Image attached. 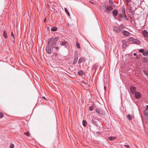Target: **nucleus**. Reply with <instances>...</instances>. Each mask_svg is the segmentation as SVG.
<instances>
[{
	"label": "nucleus",
	"mask_w": 148,
	"mask_h": 148,
	"mask_svg": "<svg viewBox=\"0 0 148 148\" xmlns=\"http://www.w3.org/2000/svg\"><path fill=\"white\" fill-rule=\"evenodd\" d=\"M58 37L55 38L53 40L52 38H48L47 40L48 46L46 49V51L47 53L50 54L51 52V51H55L53 50V47L55 45L57 41L58 40Z\"/></svg>",
	"instance_id": "1"
},
{
	"label": "nucleus",
	"mask_w": 148,
	"mask_h": 148,
	"mask_svg": "<svg viewBox=\"0 0 148 148\" xmlns=\"http://www.w3.org/2000/svg\"><path fill=\"white\" fill-rule=\"evenodd\" d=\"M139 52L142 53L143 55L145 56H147L148 55V51L147 50L143 49H140L139 50Z\"/></svg>",
	"instance_id": "2"
},
{
	"label": "nucleus",
	"mask_w": 148,
	"mask_h": 148,
	"mask_svg": "<svg viewBox=\"0 0 148 148\" xmlns=\"http://www.w3.org/2000/svg\"><path fill=\"white\" fill-rule=\"evenodd\" d=\"M96 111L97 113L99 114L104 115L105 114V112L104 111L100 108H97L96 110Z\"/></svg>",
	"instance_id": "3"
},
{
	"label": "nucleus",
	"mask_w": 148,
	"mask_h": 148,
	"mask_svg": "<svg viewBox=\"0 0 148 148\" xmlns=\"http://www.w3.org/2000/svg\"><path fill=\"white\" fill-rule=\"evenodd\" d=\"M113 29L114 31L117 33H119L121 31L120 28L116 26H114Z\"/></svg>",
	"instance_id": "4"
},
{
	"label": "nucleus",
	"mask_w": 148,
	"mask_h": 148,
	"mask_svg": "<svg viewBox=\"0 0 148 148\" xmlns=\"http://www.w3.org/2000/svg\"><path fill=\"white\" fill-rule=\"evenodd\" d=\"M135 95L136 98L137 99H139L141 97V94L140 93L138 92H137L135 93Z\"/></svg>",
	"instance_id": "5"
},
{
	"label": "nucleus",
	"mask_w": 148,
	"mask_h": 148,
	"mask_svg": "<svg viewBox=\"0 0 148 148\" xmlns=\"http://www.w3.org/2000/svg\"><path fill=\"white\" fill-rule=\"evenodd\" d=\"M130 90L131 92L132 93H134L136 91V88L133 86L131 87Z\"/></svg>",
	"instance_id": "6"
},
{
	"label": "nucleus",
	"mask_w": 148,
	"mask_h": 148,
	"mask_svg": "<svg viewBox=\"0 0 148 148\" xmlns=\"http://www.w3.org/2000/svg\"><path fill=\"white\" fill-rule=\"evenodd\" d=\"M143 36L146 38H148V32L145 30H144L143 31Z\"/></svg>",
	"instance_id": "7"
},
{
	"label": "nucleus",
	"mask_w": 148,
	"mask_h": 148,
	"mask_svg": "<svg viewBox=\"0 0 148 148\" xmlns=\"http://www.w3.org/2000/svg\"><path fill=\"white\" fill-rule=\"evenodd\" d=\"M103 10L104 11V12H106V13L109 14L110 13H111V12L110 10L106 9V7L105 6L103 8Z\"/></svg>",
	"instance_id": "8"
},
{
	"label": "nucleus",
	"mask_w": 148,
	"mask_h": 148,
	"mask_svg": "<svg viewBox=\"0 0 148 148\" xmlns=\"http://www.w3.org/2000/svg\"><path fill=\"white\" fill-rule=\"evenodd\" d=\"M123 34L126 36H128L130 35V33L126 31H124L123 32Z\"/></svg>",
	"instance_id": "9"
},
{
	"label": "nucleus",
	"mask_w": 148,
	"mask_h": 148,
	"mask_svg": "<svg viewBox=\"0 0 148 148\" xmlns=\"http://www.w3.org/2000/svg\"><path fill=\"white\" fill-rule=\"evenodd\" d=\"M116 139V137L114 136H110L108 138V139L110 140H114Z\"/></svg>",
	"instance_id": "10"
},
{
	"label": "nucleus",
	"mask_w": 148,
	"mask_h": 148,
	"mask_svg": "<svg viewBox=\"0 0 148 148\" xmlns=\"http://www.w3.org/2000/svg\"><path fill=\"white\" fill-rule=\"evenodd\" d=\"M118 11L116 10H114L112 11V13L114 16H116L118 14Z\"/></svg>",
	"instance_id": "11"
},
{
	"label": "nucleus",
	"mask_w": 148,
	"mask_h": 148,
	"mask_svg": "<svg viewBox=\"0 0 148 148\" xmlns=\"http://www.w3.org/2000/svg\"><path fill=\"white\" fill-rule=\"evenodd\" d=\"M7 32L6 30H4L3 31V36L4 37L6 38H7Z\"/></svg>",
	"instance_id": "12"
},
{
	"label": "nucleus",
	"mask_w": 148,
	"mask_h": 148,
	"mask_svg": "<svg viewBox=\"0 0 148 148\" xmlns=\"http://www.w3.org/2000/svg\"><path fill=\"white\" fill-rule=\"evenodd\" d=\"M64 73L65 74H66V75H67L68 76H69V77H72V75L69 73H68L67 71H65Z\"/></svg>",
	"instance_id": "13"
},
{
	"label": "nucleus",
	"mask_w": 148,
	"mask_h": 148,
	"mask_svg": "<svg viewBox=\"0 0 148 148\" xmlns=\"http://www.w3.org/2000/svg\"><path fill=\"white\" fill-rule=\"evenodd\" d=\"M143 112L145 116H148V110L147 109H146V110H144Z\"/></svg>",
	"instance_id": "14"
},
{
	"label": "nucleus",
	"mask_w": 148,
	"mask_h": 148,
	"mask_svg": "<svg viewBox=\"0 0 148 148\" xmlns=\"http://www.w3.org/2000/svg\"><path fill=\"white\" fill-rule=\"evenodd\" d=\"M123 16H124L125 19L126 20H128V18H127L125 15V10H123Z\"/></svg>",
	"instance_id": "15"
},
{
	"label": "nucleus",
	"mask_w": 148,
	"mask_h": 148,
	"mask_svg": "<svg viewBox=\"0 0 148 148\" xmlns=\"http://www.w3.org/2000/svg\"><path fill=\"white\" fill-rule=\"evenodd\" d=\"M51 30L53 31H56L57 30V28L56 27H53L51 29Z\"/></svg>",
	"instance_id": "16"
},
{
	"label": "nucleus",
	"mask_w": 148,
	"mask_h": 148,
	"mask_svg": "<svg viewBox=\"0 0 148 148\" xmlns=\"http://www.w3.org/2000/svg\"><path fill=\"white\" fill-rule=\"evenodd\" d=\"M134 42L137 44H139L140 42L137 39H134L133 41Z\"/></svg>",
	"instance_id": "17"
},
{
	"label": "nucleus",
	"mask_w": 148,
	"mask_h": 148,
	"mask_svg": "<svg viewBox=\"0 0 148 148\" xmlns=\"http://www.w3.org/2000/svg\"><path fill=\"white\" fill-rule=\"evenodd\" d=\"M87 123V122L85 120H83V122H82V123H83V125L84 127L86 126Z\"/></svg>",
	"instance_id": "18"
},
{
	"label": "nucleus",
	"mask_w": 148,
	"mask_h": 148,
	"mask_svg": "<svg viewBox=\"0 0 148 148\" xmlns=\"http://www.w3.org/2000/svg\"><path fill=\"white\" fill-rule=\"evenodd\" d=\"M122 43L123 44V47H125L126 46V42L125 40H123L122 41Z\"/></svg>",
	"instance_id": "19"
},
{
	"label": "nucleus",
	"mask_w": 148,
	"mask_h": 148,
	"mask_svg": "<svg viewBox=\"0 0 148 148\" xmlns=\"http://www.w3.org/2000/svg\"><path fill=\"white\" fill-rule=\"evenodd\" d=\"M92 121L93 123H94L95 124V125H97L96 124L97 121H96V119H95V118L92 119Z\"/></svg>",
	"instance_id": "20"
},
{
	"label": "nucleus",
	"mask_w": 148,
	"mask_h": 148,
	"mask_svg": "<svg viewBox=\"0 0 148 148\" xmlns=\"http://www.w3.org/2000/svg\"><path fill=\"white\" fill-rule=\"evenodd\" d=\"M106 9L109 10H110L111 11L112 10V7L110 6H108L107 7H106Z\"/></svg>",
	"instance_id": "21"
},
{
	"label": "nucleus",
	"mask_w": 148,
	"mask_h": 148,
	"mask_svg": "<svg viewBox=\"0 0 148 148\" xmlns=\"http://www.w3.org/2000/svg\"><path fill=\"white\" fill-rule=\"evenodd\" d=\"M78 74L79 75H82L84 74L83 72L82 71H81L78 72Z\"/></svg>",
	"instance_id": "22"
},
{
	"label": "nucleus",
	"mask_w": 148,
	"mask_h": 148,
	"mask_svg": "<svg viewBox=\"0 0 148 148\" xmlns=\"http://www.w3.org/2000/svg\"><path fill=\"white\" fill-rule=\"evenodd\" d=\"M65 11L67 13V15L69 16H70V14L69 12H68L67 9L66 8H64Z\"/></svg>",
	"instance_id": "23"
},
{
	"label": "nucleus",
	"mask_w": 148,
	"mask_h": 148,
	"mask_svg": "<svg viewBox=\"0 0 148 148\" xmlns=\"http://www.w3.org/2000/svg\"><path fill=\"white\" fill-rule=\"evenodd\" d=\"M127 117L128 119L130 120H131L132 119V116L130 114H128L127 116Z\"/></svg>",
	"instance_id": "24"
},
{
	"label": "nucleus",
	"mask_w": 148,
	"mask_h": 148,
	"mask_svg": "<svg viewBox=\"0 0 148 148\" xmlns=\"http://www.w3.org/2000/svg\"><path fill=\"white\" fill-rule=\"evenodd\" d=\"M142 60H143V62H147V58H146L144 57L143 58Z\"/></svg>",
	"instance_id": "25"
},
{
	"label": "nucleus",
	"mask_w": 148,
	"mask_h": 148,
	"mask_svg": "<svg viewBox=\"0 0 148 148\" xmlns=\"http://www.w3.org/2000/svg\"><path fill=\"white\" fill-rule=\"evenodd\" d=\"M83 60H84L83 58H80L79 59V60L78 61V63L79 64L81 63L82 62V61Z\"/></svg>",
	"instance_id": "26"
},
{
	"label": "nucleus",
	"mask_w": 148,
	"mask_h": 148,
	"mask_svg": "<svg viewBox=\"0 0 148 148\" xmlns=\"http://www.w3.org/2000/svg\"><path fill=\"white\" fill-rule=\"evenodd\" d=\"M76 46L78 48H80V44L77 42H76Z\"/></svg>",
	"instance_id": "27"
},
{
	"label": "nucleus",
	"mask_w": 148,
	"mask_h": 148,
	"mask_svg": "<svg viewBox=\"0 0 148 148\" xmlns=\"http://www.w3.org/2000/svg\"><path fill=\"white\" fill-rule=\"evenodd\" d=\"M67 42H63L60 43V44L62 45H66L67 44Z\"/></svg>",
	"instance_id": "28"
},
{
	"label": "nucleus",
	"mask_w": 148,
	"mask_h": 148,
	"mask_svg": "<svg viewBox=\"0 0 148 148\" xmlns=\"http://www.w3.org/2000/svg\"><path fill=\"white\" fill-rule=\"evenodd\" d=\"M24 134L27 136H29L30 135V134L28 132H24Z\"/></svg>",
	"instance_id": "29"
},
{
	"label": "nucleus",
	"mask_w": 148,
	"mask_h": 148,
	"mask_svg": "<svg viewBox=\"0 0 148 148\" xmlns=\"http://www.w3.org/2000/svg\"><path fill=\"white\" fill-rule=\"evenodd\" d=\"M77 58H75L73 61V64H75V63H76L77 61Z\"/></svg>",
	"instance_id": "30"
},
{
	"label": "nucleus",
	"mask_w": 148,
	"mask_h": 148,
	"mask_svg": "<svg viewBox=\"0 0 148 148\" xmlns=\"http://www.w3.org/2000/svg\"><path fill=\"white\" fill-rule=\"evenodd\" d=\"M89 109L90 110L92 111L93 110V107L92 106L89 107Z\"/></svg>",
	"instance_id": "31"
},
{
	"label": "nucleus",
	"mask_w": 148,
	"mask_h": 148,
	"mask_svg": "<svg viewBox=\"0 0 148 148\" xmlns=\"http://www.w3.org/2000/svg\"><path fill=\"white\" fill-rule=\"evenodd\" d=\"M14 145L13 144H11L10 146V148H14Z\"/></svg>",
	"instance_id": "32"
},
{
	"label": "nucleus",
	"mask_w": 148,
	"mask_h": 148,
	"mask_svg": "<svg viewBox=\"0 0 148 148\" xmlns=\"http://www.w3.org/2000/svg\"><path fill=\"white\" fill-rule=\"evenodd\" d=\"M3 114L2 113H0V118H2L3 117Z\"/></svg>",
	"instance_id": "33"
},
{
	"label": "nucleus",
	"mask_w": 148,
	"mask_h": 148,
	"mask_svg": "<svg viewBox=\"0 0 148 148\" xmlns=\"http://www.w3.org/2000/svg\"><path fill=\"white\" fill-rule=\"evenodd\" d=\"M119 18L118 19V20H119V21H120V18H121L123 17V15L121 14H120V15L119 16Z\"/></svg>",
	"instance_id": "34"
},
{
	"label": "nucleus",
	"mask_w": 148,
	"mask_h": 148,
	"mask_svg": "<svg viewBox=\"0 0 148 148\" xmlns=\"http://www.w3.org/2000/svg\"><path fill=\"white\" fill-rule=\"evenodd\" d=\"M109 2L110 4V5H112L113 4V2L112 1V0H110L109 1Z\"/></svg>",
	"instance_id": "35"
},
{
	"label": "nucleus",
	"mask_w": 148,
	"mask_h": 148,
	"mask_svg": "<svg viewBox=\"0 0 148 148\" xmlns=\"http://www.w3.org/2000/svg\"><path fill=\"white\" fill-rule=\"evenodd\" d=\"M11 36L13 37L14 39V35L12 32L11 33Z\"/></svg>",
	"instance_id": "36"
},
{
	"label": "nucleus",
	"mask_w": 148,
	"mask_h": 148,
	"mask_svg": "<svg viewBox=\"0 0 148 148\" xmlns=\"http://www.w3.org/2000/svg\"><path fill=\"white\" fill-rule=\"evenodd\" d=\"M124 146L128 148H129L130 147V146L128 145H124Z\"/></svg>",
	"instance_id": "37"
},
{
	"label": "nucleus",
	"mask_w": 148,
	"mask_h": 148,
	"mask_svg": "<svg viewBox=\"0 0 148 148\" xmlns=\"http://www.w3.org/2000/svg\"><path fill=\"white\" fill-rule=\"evenodd\" d=\"M134 39L133 38H130V40H132H132H133V41H134Z\"/></svg>",
	"instance_id": "38"
},
{
	"label": "nucleus",
	"mask_w": 148,
	"mask_h": 148,
	"mask_svg": "<svg viewBox=\"0 0 148 148\" xmlns=\"http://www.w3.org/2000/svg\"><path fill=\"white\" fill-rule=\"evenodd\" d=\"M144 73L146 75H148V72L145 71Z\"/></svg>",
	"instance_id": "39"
},
{
	"label": "nucleus",
	"mask_w": 148,
	"mask_h": 148,
	"mask_svg": "<svg viewBox=\"0 0 148 148\" xmlns=\"http://www.w3.org/2000/svg\"><path fill=\"white\" fill-rule=\"evenodd\" d=\"M54 48H55V49L56 51L58 49V47H54Z\"/></svg>",
	"instance_id": "40"
},
{
	"label": "nucleus",
	"mask_w": 148,
	"mask_h": 148,
	"mask_svg": "<svg viewBox=\"0 0 148 148\" xmlns=\"http://www.w3.org/2000/svg\"><path fill=\"white\" fill-rule=\"evenodd\" d=\"M120 26L123 27H125V26L123 24H121Z\"/></svg>",
	"instance_id": "41"
},
{
	"label": "nucleus",
	"mask_w": 148,
	"mask_h": 148,
	"mask_svg": "<svg viewBox=\"0 0 148 148\" xmlns=\"http://www.w3.org/2000/svg\"><path fill=\"white\" fill-rule=\"evenodd\" d=\"M126 2H130L131 1V0H125Z\"/></svg>",
	"instance_id": "42"
},
{
	"label": "nucleus",
	"mask_w": 148,
	"mask_h": 148,
	"mask_svg": "<svg viewBox=\"0 0 148 148\" xmlns=\"http://www.w3.org/2000/svg\"><path fill=\"white\" fill-rule=\"evenodd\" d=\"M133 55L135 56H136V53H134Z\"/></svg>",
	"instance_id": "43"
},
{
	"label": "nucleus",
	"mask_w": 148,
	"mask_h": 148,
	"mask_svg": "<svg viewBox=\"0 0 148 148\" xmlns=\"http://www.w3.org/2000/svg\"><path fill=\"white\" fill-rule=\"evenodd\" d=\"M42 98H43L44 99H45V100H47L46 99V98H45V97H42Z\"/></svg>",
	"instance_id": "44"
},
{
	"label": "nucleus",
	"mask_w": 148,
	"mask_h": 148,
	"mask_svg": "<svg viewBox=\"0 0 148 148\" xmlns=\"http://www.w3.org/2000/svg\"><path fill=\"white\" fill-rule=\"evenodd\" d=\"M148 109V105H147L146 106V109Z\"/></svg>",
	"instance_id": "45"
},
{
	"label": "nucleus",
	"mask_w": 148,
	"mask_h": 148,
	"mask_svg": "<svg viewBox=\"0 0 148 148\" xmlns=\"http://www.w3.org/2000/svg\"><path fill=\"white\" fill-rule=\"evenodd\" d=\"M129 2H127V5H129Z\"/></svg>",
	"instance_id": "46"
},
{
	"label": "nucleus",
	"mask_w": 148,
	"mask_h": 148,
	"mask_svg": "<svg viewBox=\"0 0 148 148\" xmlns=\"http://www.w3.org/2000/svg\"><path fill=\"white\" fill-rule=\"evenodd\" d=\"M97 134H100V132H97Z\"/></svg>",
	"instance_id": "47"
},
{
	"label": "nucleus",
	"mask_w": 148,
	"mask_h": 148,
	"mask_svg": "<svg viewBox=\"0 0 148 148\" xmlns=\"http://www.w3.org/2000/svg\"><path fill=\"white\" fill-rule=\"evenodd\" d=\"M46 18H45V20H44V22H45V21H46Z\"/></svg>",
	"instance_id": "48"
},
{
	"label": "nucleus",
	"mask_w": 148,
	"mask_h": 148,
	"mask_svg": "<svg viewBox=\"0 0 148 148\" xmlns=\"http://www.w3.org/2000/svg\"><path fill=\"white\" fill-rule=\"evenodd\" d=\"M18 31L17 30V31H16V32H17V34H18Z\"/></svg>",
	"instance_id": "49"
},
{
	"label": "nucleus",
	"mask_w": 148,
	"mask_h": 148,
	"mask_svg": "<svg viewBox=\"0 0 148 148\" xmlns=\"http://www.w3.org/2000/svg\"><path fill=\"white\" fill-rule=\"evenodd\" d=\"M54 55H55V56H56V55H57V53H55V54H54Z\"/></svg>",
	"instance_id": "50"
},
{
	"label": "nucleus",
	"mask_w": 148,
	"mask_h": 148,
	"mask_svg": "<svg viewBox=\"0 0 148 148\" xmlns=\"http://www.w3.org/2000/svg\"><path fill=\"white\" fill-rule=\"evenodd\" d=\"M104 88L105 89L106 88V87L105 86H104Z\"/></svg>",
	"instance_id": "51"
}]
</instances>
